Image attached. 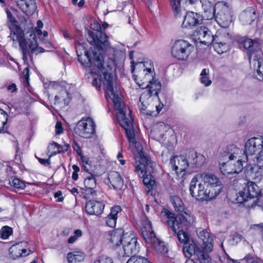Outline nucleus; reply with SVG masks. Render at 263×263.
<instances>
[{
  "instance_id": "1",
  "label": "nucleus",
  "mask_w": 263,
  "mask_h": 263,
  "mask_svg": "<svg viewBox=\"0 0 263 263\" xmlns=\"http://www.w3.org/2000/svg\"><path fill=\"white\" fill-rule=\"evenodd\" d=\"M115 60L112 58H108V62L104 63L103 56L99 54L96 57L94 54L93 63L98 69L99 76L98 78H95L92 84L98 88L101 87V84L105 87L106 95L114 103V98H116V93L121 101H122L120 92L117 89L116 78L112 74L110 71L115 65Z\"/></svg>"
},
{
  "instance_id": "2",
  "label": "nucleus",
  "mask_w": 263,
  "mask_h": 263,
  "mask_svg": "<svg viewBox=\"0 0 263 263\" xmlns=\"http://www.w3.org/2000/svg\"><path fill=\"white\" fill-rule=\"evenodd\" d=\"M118 93H116V98H114V107L117 110V118L121 126L124 128L126 132L127 138L129 143L135 144L137 155L135 156V159L139 157V153L138 151L137 146L139 144L141 147V151H143L142 145L136 141V137L138 134V130L134 126L133 119L131 115V110L128 109V116H126L125 105L123 101H121Z\"/></svg>"
},
{
  "instance_id": "3",
  "label": "nucleus",
  "mask_w": 263,
  "mask_h": 263,
  "mask_svg": "<svg viewBox=\"0 0 263 263\" xmlns=\"http://www.w3.org/2000/svg\"><path fill=\"white\" fill-rule=\"evenodd\" d=\"M204 160L202 155H197L195 151H192L190 152L188 158L183 155L174 156L170 160V164L177 175L183 177L190 165L192 167L200 166Z\"/></svg>"
},
{
  "instance_id": "4",
  "label": "nucleus",
  "mask_w": 263,
  "mask_h": 263,
  "mask_svg": "<svg viewBox=\"0 0 263 263\" xmlns=\"http://www.w3.org/2000/svg\"><path fill=\"white\" fill-rule=\"evenodd\" d=\"M139 153L138 160L136 161L135 172L138 174L139 177L143 178V182L149 192L156 185V182L151 175L153 171V163L152 162L149 157L144 152L141 151V146H137Z\"/></svg>"
},
{
  "instance_id": "5",
  "label": "nucleus",
  "mask_w": 263,
  "mask_h": 263,
  "mask_svg": "<svg viewBox=\"0 0 263 263\" xmlns=\"http://www.w3.org/2000/svg\"><path fill=\"white\" fill-rule=\"evenodd\" d=\"M6 12L7 16V25L10 31L9 37L13 41L18 42L23 54V59L26 62L28 61L29 51L24 31L19 27L17 21L8 8L6 9Z\"/></svg>"
},
{
  "instance_id": "6",
  "label": "nucleus",
  "mask_w": 263,
  "mask_h": 263,
  "mask_svg": "<svg viewBox=\"0 0 263 263\" xmlns=\"http://www.w3.org/2000/svg\"><path fill=\"white\" fill-rule=\"evenodd\" d=\"M243 47L247 50L250 59L253 56L254 65H256V71L259 79L263 80V55L261 51L262 41L259 39H245L242 42Z\"/></svg>"
},
{
  "instance_id": "7",
  "label": "nucleus",
  "mask_w": 263,
  "mask_h": 263,
  "mask_svg": "<svg viewBox=\"0 0 263 263\" xmlns=\"http://www.w3.org/2000/svg\"><path fill=\"white\" fill-rule=\"evenodd\" d=\"M136 70H138V74H133V78L136 83L140 86H143L151 80L154 78L155 73L153 67V62L148 60L144 62L136 63L132 66V71L133 73Z\"/></svg>"
},
{
  "instance_id": "8",
  "label": "nucleus",
  "mask_w": 263,
  "mask_h": 263,
  "mask_svg": "<svg viewBox=\"0 0 263 263\" xmlns=\"http://www.w3.org/2000/svg\"><path fill=\"white\" fill-rule=\"evenodd\" d=\"M161 215L167 218L166 222L173 231L178 229V226L181 228H186L191 223H193L195 219L194 216L188 212L179 214L174 217V214L166 209L162 210Z\"/></svg>"
},
{
  "instance_id": "9",
  "label": "nucleus",
  "mask_w": 263,
  "mask_h": 263,
  "mask_svg": "<svg viewBox=\"0 0 263 263\" xmlns=\"http://www.w3.org/2000/svg\"><path fill=\"white\" fill-rule=\"evenodd\" d=\"M193 46L184 40H176L172 46L171 54L178 60H186L193 50Z\"/></svg>"
},
{
  "instance_id": "10",
  "label": "nucleus",
  "mask_w": 263,
  "mask_h": 263,
  "mask_svg": "<svg viewBox=\"0 0 263 263\" xmlns=\"http://www.w3.org/2000/svg\"><path fill=\"white\" fill-rule=\"evenodd\" d=\"M146 83V84L141 86L142 88H146V90L141 94L140 97V101L142 105L141 110L143 111H145L146 108V104H144L145 100L149 99L152 97L158 98V94L162 88L161 82L155 78Z\"/></svg>"
},
{
  "instance_id": "11",
  "label": "nucleus",
  "mask_w": 263,
  "mask_h": 263,
  "mask_svg": "<svg viewBox=\"0 0 263 263\" xmlns=\"http://www.w3.org/2000/svg\"><path fill=\"white\" fill-rule=\"evenodd\" d=\"M183 252L187 258L191 257L192 255L194 256V259L199 263H211V258L209 255L204 251L201 250L197 247L194 241L187 242L184 245Z\"/></svg>"
},
{
  "instance_id": "12",
  "label": "nucleus",
  "mask_w": 263,
  "mask_h": 263,
  "mask_svg": "<svg viewBox=\"0 0 263 263\" xmlns=\"http://www.w3.org/2000/svg\"><path fill=\"white\" fill-rule=\"evenodd\" d=\"M95 122L91 118H83L78 122L74 130L81 137L90 138L95 135Z\"/></svg>"
},
{
  "instance_id": "13",
  "label": "nucleus",
  "mask_w": 263,
  "mask_h": 263,
  "mask_svg": "<svg viewBox=\"0 0 263 263\" xmlns=\"http://www.w3.org/2000/svg\"><path fill=\"white\" fill-rule=\"evenodd\" d=\"M231 36L224 30L219 31L213 35V42L215 50L221 54L229 50V44L231 42Z\"/></svg>"
},
{
  "instance_id": "14",
  "label": "nucleus",
  "mask_w": 263,
  "mask_h": 263,
  "mask_svg": "<svg viewBox=\"0 0 263 263\" xmlns=\"http://www.w3.org/2000/svg\"><path fill=\"white\" fill-rule=\"evenodd\" d=\"M216 8H217L218 12L216 15H215V20L221 27H228L232 21L231 9L228 6L221 3L216 4Z\"/></svg>"
},
{
  "instance_id": "15",
  "label": "nucleus",
  "mask_w": 263,
  "mask_h": 263,
  "mask_svg": "<svg viewBox=\"0 0 263 263\" xmlns=\"http://www.w3.org/2000/svg\"><path fill=\"white\" fill-rule=\"evenodd\" d=\"M245 159L249 160V157L256 155L259 156L263 152V137L259 136L249 139L245 143Z\"/></svg>"
},
{
  "instance_id": "16",
  "label": "nucleus",
  "mask_w": 263,
  "mask_h": 263,
  "mask_svg": "<svg viewBox=\"0 0 263 263\" xmlns=\"http://www.w3.org/2000/svg\"><path fill=\"white\" fill-rule=\"evenodd\" d=\"M246 154L245 151L239 148L234 144H230L227 146L224 150L221 152L219 156V161H235L238 159L248 161L245 159Z\"/></svg>"
},
{
  "instance_id": "17",
  "label": "nucleus",
  "mask_w": 263,
  "mask_h": 263,
  "mask_svg": "<svg viewBox=\"0 0 263 263\" xmlns=\"http://www.w3.org/2000/svg\"><path fill=\"white\" fill-rule=\"evenodd\" d=\"M242 159L235 161L227 160L226 162H219V169L224 175H229L233 174H238L242 170L243 162Z\"/></svg>"
},
{
  "instance_id": "18",
  "label": "nucleus",
  "mask_w": 263,
  "mask_h": 263,
  "mask_svg": "<svg viewBox=\"0 0 263 263\" xmlns=\"http://www.w3.org/2000/svg\"><path fill=\"white\" fill-rule=\"evenodd\" d=\"M260 193V190L255 183L248 182L247 187L239 193L237 200L238 202L242 203L248 201L249 199L257 197Z\"/></svg>"
},
{
  "instance_id": "19",
  "label": "nucleus",
  "mask_w": 263,
  "mask_h": 263,
  "mask_svg": "<svg viewBox=\"0 0 263 263\" xmlns=\"http://www.w3.org/2000/svg\"><path fill=\"white\" fill-rule=\"evenodd\" d=\"M193 37L196 41L207 46L213 42V34L205 26L197 28L193 33Z\"/></svg>"
},
{
  "instance_id": "20",
  "label": "nucleus",
  "mask_w": 263,
  "mask_h": 263,
  "mask_svg": "<svg viewBox=\"0 0 263 263\" xmlns=\"http://www.w3.org/2000/svg\"><path fill=\"white\" fill-rule=\"evenodd\" d=\"M199 178L206 183L209 187L213 191H219L218 195L221 193L223 184L221 180L215 174L209 173H199Z\"/></svg>"
},
{
  "instance_id": "21",
  "label": "nucleus",
  "mask_w": 263,
  "mask_h": 263,
  "mask_svg": "<svg viewBox=\"0 0 263 263\" xmlns=\"http://www.w3.org/2000/svg\"><path fill=\"white\" fill-rule=\"evenodd\" d=\"M141 224V233L146 243H152L156 240L157 237L152 229L151 222L146 216L142 217Z\"/></svg>"
},
{
  "instance_id": "22",
  "label": "nucleus",
  "mask_w": 263,
  "mask_h": 263,
  "mask_svg": "<svg viewBox=\"0 0 263 263\" xmlns=\"http://www.w3.org/2000/svg\"><path fill=\"white\" fill-rule=\"evenodd\" d=\"M124 253L123 256H129L137 253L139 251V245L137 242V238L135 237L127 236L124 237L123 243Z\"/></svg>"
},
{
  "instance_id": "23",
  "label": "nucleus",
  "mask_w": 263,
  "mask_h": 263,
  "mask_svg": "<svg viewBox=\"0 0 263 263\" xmlns=\"http://www.w3.org/2000/svg\"><path fill=\"white\" fill-rule=\"evenodd\" d=\"M197 235L202 241V248L205 252L212 251L213 248V239L210 233L202 228H198L196 230Z\"/></svg>"
},
{
  "instance_id": "24",
  "label": "nucleus",
  "mask_w": 263,
  "mask_h": 263,
  "mask_svg": "<svg viewBox=\"0 0 263 263\" xmlns=\"http://www.w3.org/2000/svg\"><path fill=\"white\" fill-rule=\"evenodd\" d=\"M199 189V196H198L197 200H208L212 199L218 195L219 191H213L210 187H209V186L202 181V179L200 180Z\"/></svg>"
},
{
  "instance_id": "25",
  "label": "nucleus",
  "mask_w": 263,
  "mask_h": 263,
  "mask_svg": "<svg viewBox=\"0 0 263 263\" xmlns=\"http://www.w3.org/2000/svg\"><path fill=\"white\" fill-rule=\"evenodd\" d=\"M88 42L93 45L98 47H101L104 45L107 41V36L105 33L101 31L88 32Z\"/></svg>"
},
{
  "instance_id": "26",
  "label": "nucleus",
  "mask_w": 263,
  "mask_h": 263,
  "mask_svg": "<svg viewBox=\"0 0 263 263\" xmlns=\"http://www.w3.org/2000/svg\"><path fill=\"white\" fill-rule=\"evenodd\" d=\"M27 243L26 241H21L14 244L9 249L10 254L13 259H15L21 256H26L29 255L31 251L27 250L25 248Z\"/></svg>"
},
{
  "instance_id": "27",
  "label": "nucleus",
  "mask_w": 263,
  "mask_h": 263,
  "mask_svg": "<svg viewBox=\"0 0 263 263\" xmlns=\"http://www.w3.org/2000/svg\"><path fill=\"white\" fill-rule=\"evenodd\" d=\"M256 18V12L254 8L248 7L239 15L240 22L243 25H248L252 24Z\"/></svg>"
},
{
  "instance_id": "28",
  "label": "nucleus",
  "mask_w": 263,
  "mask_h": 263,
  "mask_svg": "<svg viewBox=\"0 0 263 263\" xmlns=\"http://www.w3.org/2000/svg\"><path fill=\"white\" fill-rule=\"evenodd\" d=\"M104 204L100 201L89 200L85 205V211L88 215H99L104 209Z\"/></svg>"
},
{
  "instance_id": "29",
  "label": "nucleus",
  "mask_w": 263,
  "mask_h": 263,
  "mask_svg": "<svg viewBox=\"0 0 263 263\" xmlns=\"http://www.w3.org/2000/svg\"><path fill=\"white\" fill-rule=\"evenodd\" d=\"M22 11L27 15H32L36 9L35 0H14Z\"/></svg>"
},
{
  "instance_id": "30",
  "label": "nucleus",
  "mask_w": 263,
  "mask_h": 263,
  "mask_svg": "<svg viewBox=\"0 0 263 263\" xmlns=\"http://www.w3.org/2000/svg\"><path fill=\"white\" fill-rule=\"evenodd\" d=\"M202 21L200 16L192 11L186 12L182 23L184 28H190L200 23Z\"/></svg>"
},
{
  "instance_id": "31",
  "label": "nucleus",
  "mask_w": 263,
  "mask_h": 263,
  "mask_svg": "<svg viewBox=\"0 0 263 263\" xmlns=\"http://www.w3.org/2000/svg\"><path fill=\"white\" fill-rule=\"evenodd\" d=\"M200 0H170V4L172 6L173 11L175 17H180L182 8L184 7L183 5L189 4L193 5L197 3Z\"/></svg>"
},
{
  "instance_id": "32",
  "label": "nucleus",
  "mask_w": 263,
  "mask_h": 263,
  "mask_svg": "<svg viewBox=\"0 0 263 263\" xmlns=\"http://www.w3.org/2000/svg\"><path fill=\"white\" fill-rule=\"evenodd\" d=\"M200 3L204 11V17H206L207 20L213 18L215 16L216 10H217L216 5L209 0H200Z\"/></svg>"
},
{
  "instance_id": "33",
  "label": "nucleus",
  "mask_w": 263,
  "mask_h": 263,
  "mask_svg": "<svg viewBox=\"0 0 263 263\" xmlns=\"http://www.w3.org/2000/svg\"><path fill=\"white\" fill-rule=\"evenodd\" d=\"M123 233L124 231L122 229L114 230L110 232L109 239L113 247H118L122 243L124 237H127Z\"/></svg>"
},
{
  "instance_id": "34",
  "label": "nucleus",
  "mask_w": 263,
  "mask_h": 263,
  "mask_svg": "<svg viewBox=\"0 0 263 263\" xmlns=\"http://www.w3.org/2000/svg\"><path fill=\"white\" fill-rule=\"evenodd\" d=\"M108 179L114 189L120 190L123 187L124 184L123 179L118 172L111 171L109 172Z\"/></svg>"
},
{
  "instance_id": "35",
  "label": "nucleus",
  "mask_w": 263,
  "mask_h": 263,
  "mask_svg": "<svg viewBox=\"0 0 263 263\" xmlns=\"http://www.w3.org/2000/svg\"><path fill=\"white\" fill-rule=\"evenodd\" d=\"M121 211V209L119 206H115L111 208L110 214L106 218V223L108 226L111 228L116 226L118 214Z\"/></svg>"
},
{
  "instance_id": "36",
  "label": "nucleus",
  "mask_w": 263,
  "mask_h": 263,
  "mask_svg": "<svg viewBox=\"0 0 263 263\" xmlns=\"http://www.w3.org/2000/svg\"><path fill=\"white\" fill-rule=\"evenodd\" d=\"M201 179L199 178V174L196 175L191 180L189 190L191 196L197 200L198 190H199V183Z\"/></svg>"
},
{
  "instance_id": "37",
  "label": "nucleus",
  "mask_w": 263,
  "mask_h": 263,
  "mask_svg": "<svg viewBox=\"0 0 263 263\" xmlns=\"http://www.w3.org/2000/svg\"><path fill=\"white\" fill-rule=\"evenodd\" d=\"M76 50L77 52V55L78 57L79 61L84 66L86 67H90L92 65V62L89 54V52L86 50H84V54H80L78 51L79 48L80 49L81 48H83V46L79 45H76Z\"/></svg>"
},
{
  "instance_id": "38",
  "label": "nucleus",
  "mask_w": 263,
  "mask_h": 263,
  "mask_svg": "<svg viewBox=\"0 0 263 263\" xmlns=\"http://www.w3.org/2000/svg\"><path fill=\"white\" fill-rule=\"evenodd\" d=\"M193 223H191L186 228H181L178 226V229L176 231H173L177 235L178 240L184 245L190 242V237L187 233L184 231L186 230Z\"/></svg>"
},
{
  "instance_id": "39",
  "label": "nucleus",
  "mask_w": 263,
  "mask_h": 263,
  "mask_svg": "<svg viewBox=\"0 0 263 263\" xmlns=\"http://www.w3.org/2000/svg\"><path fill=\"white\" fill-rule=\"evenodd\" d=\"M171 202L176 211L181 213L188 212L191 214V212L186 209L184 208L181 199L177 197L174 196L171 198Z\"/></svg>"
},
{
  "instance_id": "40",
  "label": "nucleus",
  "mask_w": 263,
  "mask_h": 263,
  "mask_svg": "<svg viewBox=\"0 0 263 263\" xmlns=\"http://www.w3.org/2000/svg\"><path fill=\"white\" fill-rule=\"evenodd\" d=\"M30 36L32 40H30L31 39L29 40L28 46L31 53H38L43 52L44 49L42 47L38 46L35 34L34 33L31 34Z\"/></svg>"
},
{
  "instance_id": "41",
  "label": "nucleus",
  "mask_w": 263,
  "mask_h": 263,
  "mask_svg": "<svg viewBox=\"0 0 263 263\" xmlns=\"http://www.w3.org/2000/svg\"><path fill=\"white\" fill-rule=\"evenodd\" d=\"M68 263H80L84 259V256L82 252L74 251L67 254V257Z\"/></svg>"
},
{
  "instance_id": "42",
  "label": "nucleus",
  "mask_w": 263,
  "mask_h": 263,
  "mask_svg": "<svg viewBox=\"0 0 263 263\" xmlns=\"http://www.w3.org/2000/svg\"><path fill=\"white\" fill-rule=\"evenodd\" d=\"M262 168L259 166L258 164L251 166L250 167V175L252 179L256 181H260L262 178Z\"/></svg>"
},
{
  "instance_id": "43",
  "label": "nucleus",
  "mask_w": 263,
  "mask_h": 263,
  "mask_svg": "<svg viewBox=\"0 0 263 263\" xmlns=\"http://www.w3.org/2000/svg\"><path fill=\"white\" fill-rule=\"evenodd\" d=\"M52 147H53L54 148H57V151H53L52 152H51L50 156H54L57 154L64 153L67 151L68 149L70 147V145L69 144L66 143L63 145H60L57 143L53 142L52 143H51L48 147L49 148H52Z\"/></svg>"
},
{
  "instance_id": "44",
  "label": "nucleus",
  "mask_w": 263,
  "mask_h": 263,
  "mask_svg": "<svg viewBox=\"0 0 263 263\" xmlns=\"http://www.w3.org/2000/svg\"><path fill=\"white\" fill-rule=\"evenodd\" d=\"M148 244L153 246L157 253L160 254H164L167 252V248L164 245V242H161L157 238V240L152 243Z\"/></svg>"
},
{
  "instance_id": "45",
  "label": "nucleus",
  "mask_w": 263,
  "mask_h": 263,
  "mask_svg": "<svg viewBox=\"0 0 263 263\" xmlns=\"http://www.w3.org/2000/svg\"><path fill=\"white\" fill-rule=\"evenodd\" d=\"M9 183L11 186L16 189H23L26 186L25 181L15 177L10 178Z\"/></svg>"
},
{
  "instance_id": "46",
  "label": "nucleus",
  "mask_w": 263,
  "mask_h": 263,
  "mask_svg": "<svg viewBox=\"0 0 263 263\" xmlns=\"http://www.w3.org/2000/svg\"><path fill=\"white\" fill-rule=\"evenodd\" d=\"M96 175L90 174L89 176L86 177L84 181L86 188L95 189L96 186Z\"/></svg>"
},
{
  "instance_id": "47",
  "label": "nucleus",
  "mask_w": 263,
  "mask_h": 263,
  "mask_svg": "<svg viewBox=\"0 0 263 263\" xmlns=\"http://www.w3.org/2000/svg\"><path fill=\"white\" fill-rule=\"evenodd\" d=\"M209 70L204 68L200 73V82L205 86H208L211 84V81L209 79L208 75L209 74Z\"/></svg>"
},
{
  "instance_id": "48",
  "label": "nucleus",
  "mask_w": 263,
  "mask_h": 263,
  "mask_svg": "<svg viewBox=\"0 0 263 263\" xmlns=\"http://www.w3.org/2000/svg\"><path fill=\"white\" fill-rule=\"evenodd\" d=\"M126 263H149V261L144 257L133 255Z\"/></svg>"
},
{
  "instance_id": "49",
  "label": "nucleus",
  "mask_w": 263,
  "mask_h": 263,
  "mask_svg": "<svg viewBox=\"0 0 263 263\" xmlns=\"http://www.w3.org/2000/svg\"><path fill=\"white\" fill-rule=\"evenodd\" d=\"M68 95V92L65 89H62L59 93L54 97V104H59L62 101L65 102V97Z\"/></svg>"
},
{
  "instance_id": "50",
  "label": "nucleus",
  "mask_w": 263,
  "mask_h": 263,
  "mask_svg": "<svg viewBox=\"0 0 263 263\" xmlns=\"http://www.w3.org/2000/svg\"><path fill=\"white\" fill-rule=\"evenodd\" d=\"M12 233V230L8 226H4L0 230V236L3 239H7Z\"/></svg>"
},
{
  "instance_id": "51",
  "label": "nucleus",
  "mask_w": 263,
  "mask_h": 263,
  "mask_svg": "<svg viewBox=\"0 0 263 263\" xmlns=\"http://www.w3.org/2000/svg\"><path fill=\"white\" fill-rule=\"evenodd\" d=\"M247 263H261V260L253 255L248 254L243 259Z\"/></svg>"
},
{
  "instance_id": "52",
  "label": "nucleus",
  "mask_w": 263,
  "mask_h": 263,
  "mask_svg": "<svg viewBox=\"0 0 263 263\" xmlns=\"http://www.w3.org/2000/svg\"><path fill=\"white\" fill-rule=\"evenodd\" d=\"M93 263H113L112 259L106 255L99 256Z\"/></svg>"
},
{
  "instance_id": "53",
  "label": "nucleus",
  "mask_w": 263,
  "mask_h": 263,
  "mask_svg": "<svg viewBox=\"0 0 263 263\" xmlns=\"http://www.w3.org/2000/svg\"><path fill=\"white\" fill-rule=\"evenodd\" d=\"M84 197L86 199L95 198L97 196L96 191L94 189L86 188L83 192Z\"/></svg>"
},
{
  "instance_id": "54",
  "label": "nucleus",
  "mask_w": 263,
  "mask_h": 263,
  "mask_svg": "<svg viewBox=\"0 0 263 263\" xmlns=\"http://www.w3.org/2000/svg\"><path fill=\"white\" fill-rule=\"evenodd\" d=\"M0 115H1L0 120H2L3 117L5 119L4 121H2L3 126L0 127V133L2 132H5L4 131V127H5V124H6V123L7 122L8 115L4 110H3L2 109H0Z\"/></svg>"
},
{
  "instance_id": "55",
  "label": "nucleus",
  "mask_w": 263,
  "mask_h": 263,
  "mask_svg": "<svg viewBox=\"0 0 263 263\" xmlns=\"http://www.w3.org/2000/svg\"><path fill=\"white\" fill-rule=\"evenodd\" d=\"M82 235V232L81 230H76L74 231V235L70 237L67 241L69 243H73L79 237Z\"/></svg>"
},
{
  "instance_id": "56",
  "label": "nucleus",
  "mask_w": 263,
  "mask_h": 263,
  "mask_svg": "<svg viewBox=\"0 0 263 263\" xmlns=\"http://www.w3.org/2000/svg\"><path fill=\"white\" fill-rule=\"evenodd\" d=\"M163 105L162 104H159L158 105L156 106V111H150L147 110L146 112H144V114H146L147 115L150 116H157L159 112L161 111L163 107Z\"/></svg>"
},
{
  "instance_id": "57",
  "label": "nucleus",
  "mask_w": 263,
  "mask_h": 263,
  "mask_svg": "<svg viewBox=\"0 0 263 263\" xmlns=\"http://www.w3.org/2000/svg\"><path fill=\"white\" fill-rule=\"evenodd\" d=\"M90 28L95 31H101V26L98 22L96 20H93L90 24Z\"/></svg>"
},
{
  "instance_id": "58",
  "label": "nucleus",
  "mask_w": 263,
  "mask_h": 263,
  "mask_svg": "<svg viewBox=\"0 0 263 263\" xmlns=\"http://www.w3.org/2000/svg\"><path fill=\"white\" fill-rule=\"evenodd\" d=\"M36 27L35 28V31L37 35H41L42 34V31L41 28L43 27V23L41 20H39L36 23Z\"/></svg>"
},
{
  "instance_id": "59",
  "label": "nucleus",
  "mask_w": 263,
  "mask_h": 263,
  "mask_svg": "<svg viewBox=\"0 0 263 263\" xmlns=\"http://www.w3.org/2000/svg\"><path fill=\"white\" fill-rule=\"evenodd\" d=\"M72 169L73 170V172L72 175V178L74 180H77L78 178V173L79 172L80 168L77 165H73L72 166Z\"/></svg>"
},
{
  "instance_id": "60",
  "label": "nucleus",
  "mask_w": 263,
  "mask_h": 263,
  "mask_svg": "<svg viewBox=\"0 0 263 263\" xmlns=\"http://www.w3.org/2000/svg\"><path fill=\"white\" fill-rule=\"evenodd\" d=\"M55 130L57 135L61 134L63 132L62 123L60 122H57L55 126Z\"/></svg>"
},
{
  "instance_id": "61",
  "label": "nucleus",
  "mask_w": 263,
  "mask_h": 263,
  "mask_svg": "<svg viewBox=\"0 0 263 263\" xmlns=\"http://www.w3.org/2000/svg\"><path fill=\"white\" fill-rule=\"evenodd\" d=\"M72 147L79 156H81L82 155V151L77 143H74L72 145Z\"/></svg>"
},
{
  "instance_id": "62",
  "label": "nucleus",
  "mask_w": 263,
  "mask_h": 263,
  "mask_svg": "<svg viewBox=\"0 0 263 263\" xmlns=\"http://www.w3.org/2000/svg\"><path fill=\"white\" fill-rule=\"evenodd\" d=\"M38 160L40 163L44 165H48L50 164V158L44 159L42 158H38Z\"/></svg>"
},
{
  "instance_id": "63",
  "label": "nucleus",
  "mask_w": 263,
  "mask_h": 263,
  "mask_svg": "<svg viewBox=\"0 0 263 263\" xmlns=\"http://www.w3.org/2000/svg\"><path fill=\"white\" fill-rule=\"evenodd\" d=\"M7 89L11 92H15L17 90L16 86L15 84L12 83L7 86Z\"/></svg>"
},
{
  "instance_id": "64",
  "label": "nucleus",
  "mask_w": 263,
  "mask_h": 263,
  "mask_svg": "<svg viewBox=\"0 0 263 263\" xmlns=\"http://www.w3.org/2000/svg\"><path fill=\"white\" fill-rule=\"evenodd\" d=\"M73 4L75 5H78L79 7H81L83 6L85 1L84 0H80L79 3H77L78 0H71Z\"/></svg>"
}]
</instances>
